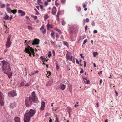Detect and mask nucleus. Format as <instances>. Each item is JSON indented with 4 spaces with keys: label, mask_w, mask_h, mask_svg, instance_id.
<instances>
[{
    "label": "nucleus",
    "mask_w": 122,
    "mask_h": 122,
    "mask_svg": "<svg viewBox=\"0 0 122 122\" xmlns=\"http://www.w3.org/2000/svg\"><path fill=\"white\" fill-rule=\"evenodd\" d=\"M36 112L35 110L28 109L25 114L24 118V122H29L31 117H33Z\"/></svg>",
    "instance_id": "f257e3e1"
},
{
    "label": "nucleus",
    "mask_w": 122,
    "mask_h": 122,
    "mask_svg": "<svg viewBox=\"0 0 122 122\" xmlns=\"http://www.w3.org/2000/svg\"><path fill=\"white\" fill-rule=\"evenodd\" d=\"M1 62L3 63L2 68L3 71L5 74H7L9 78H10L12 75V73L9 72L7 71L6 72V71H11V69L10 67L9 64L8 62H6L4 60L2 61Z\"/></svg>",
    "instance_id": "f03ea898"
},
{
    "label": "nucleus",
    "mask_w": 122,
    "mask_h": 122,
    "mask_svg": "<svg viewBox=\"0 0 122 122\" xmlns=\"http://www.w3.org/2000/svg\"><path fill=\"white\" fill-rule=\"evenodd\" d=\"M34 102L31 98H30V97H26L25 102L26 106L27 107L31 106Z\"/></svg>",
    "instance_id": "7ed1b4c3"
},
{
    "label": "nucleus",
    "mask_w": 122,
    "mask_h": 122,
    "mask_svg": "<svg viewBox=\"0 0 122 122\" xmlns=\"http://www.w3.org/2000/svg\"><path fill=\"white\" fill-rule=\"evenodd\" d=\"M11 36L12 35L11 34H10L8 36L6 45V47L7 48L9 47L11 45V42H10V41Z\"/></svg>",
    "instance_id": "20e7f679"
},
{
    "label": "nucleus",
    "mask_w": 122,
    "mask_h": 122,
    "mask_svg": "<svg viewBox=\"0 0 122 122\" xmlns=\"http://www.w3.org/2000/svg\"><path fill=\"white\" fill-rule=\"evenodd\" d=\"M30 46H28L27 48L26 47L25 49V51L26 53L29 54V56H31V52L30 51Z\"/></svg>",
    "instance_id": "39448f33"
},
{
    "label": "nucleus",
    "mask_w": 122,
    "mask_h": 122,
    "mask_svg": "<svg viewBox=\"0 0 122 122\" xmlns=\"http://www.w3.org/2000/svg\"><path fill=\"white\" fill-rule=\"evenodd\" d=\"M8 95L9 96L14 97L17 95L16 91L15 90H13L11 91L10 92L8 93Z\"/></svg>",
    "instance_id": "423d86ee"
},
{
    "label": "nucleus",
    "mask_w": 122,
    "mask_h": 122,
    "mask_svg": "<svg viewBox=\"0 0 122 122\" xmlns=\"http://www.w3.org/2000/svg\"><path fill=\"white\" fill-rule=\"evenodd\" d=\"M3 96L2 93L0 92V105L2 106L4 105Z\"/></svg>",
    "instance_id": "0eeeda50"
},
{
    "label": "nucleus",
    "mask_w": 122,
    "mask_h": 122,
    "mask_svg": "<svg viewBox=\"0 0 122 122\" xmlns=\"http://www.w3.org/2000/svg\"><path fill=\"white\" fill-rule=\"evenodd\" d=\"M39 40L38 39L36 38L32 41V45H36L39 44Z\"/></svg>",
    "instance_id": "6e6552de"
},
{
    "label": "nucleus",
    "mask_w": 122,
    "mask_h": 122,
    "mask_svg": "<svg viewBox=\"0 0 122 122\" xmlns=\"http://www.w3.org/2000/svg\"><path fill=\"white\" fill-rule=\"evenodd\" d=\"M30 97V98H31L32 100L34 101H35V94L34 92H32Z\"/></svg>",
    "instance_id": "1a4fd4ad"
},
{
    "label": "nucleus",
    "mask_w": 122,
    "mask_h": 122,
    "mask_svg": "<svg viewBox=\"0 0 122 122\" xmlns=\"http://www.w3.org/2000/svg\"><path fill=\"white\" fill-rule=\"evenodd\" d=\"M74 30V26H72L69 27L68 30L71 33H72Z\"/></svg>",
    "instance_id": "9d476101"
},
{
    "label": "nucleus",
    "mask_w": 122,
    "mask_h": 122,
    "mask_svg": "<svg viewBox=\"0 0 122 122\" xmlns=\"http://www.w3.org/2000/svg\"><path fill=\"white\" fill-rule=\"evenodd\" d=\"M56 8L55 7H53V8L52 10V14L54 15H55L56 12Z\"/></svg>",
    "instance_id": "9b49d317"
},
{
    "label": "nucleus",
    "mask_w": 122,
    "mask_h": 122,
    "mask_svg": "<svg viewBox=\"0 0 122 122\" xmlns=\"http://www.w3.org/2000/svg\"><path fill=\"white\" fill-rule=\"evenodd\" d=\"M45 102H42L41 103V110H44L45 106Z\"/></svg>",
    "instance_id": "f8f14e48"
},
{
    "label": "nucleus",
    "mask_w": 122,
    "mask_h": 122,
    "mask_svg": "<svg viewBox=\"0 0 122 122\" xmlns=\"http://www.w3.org/2000/svg\"><path fill=\"white\" fill-rule=\"evenodd\" d=\"M18 12L19 13H21V15L22 16L25 15V12L21 10H18Z\"/></svg>",
    "instance_id": "ddd939ff"
},
{
    "label": "nucleus",
    "mask_w": 122,
    "mask_h": 122,
    "mask_svg": "<svg viewBox=\"0 0 122 122\" xmlns=\"http://www.w3.org/2000/svg\"><path fill=\"white\" fill-rule=\"evenodd\" d=\"M15 122H21L20 118L18 117H15L14 119Z\"/></svg>",
    "instance_id": "4468645a"
},
{
    "label": "nucleus",
    "mask_w": 122,
    "mask_h": 122,
    "mask_svg": "<svg viewBox=\"0 0 122 122\" xmlns=\"http://www.w3.org/2000/svg\"><path fill=\"white\" fill-rule=\"evenodd\" d=\"M66 88V86L64 84H62L61 86V87H60V88L62 90H64Z\"/></svg>",
    "instance_id": "2eb2a0df"
},
{
    "label": "nucleus",
    "mask_w": 122,
    "mask_h": 122,
    "mask_svg": "<svg viewBox=\"0 0 122 122\" xmlns=\"http://www.w3.org/2000/svg\"><path fill=\"white\" fill-rule=\"evenodd\" d=\"M49 17V16L47 14H45L44 16V19L45 20H46Z\"/></svg>",
    "instance_id": "dca6fc26"
},
{
    "label": "nucleus",
    "mask_w": 122,
    "mask_h": 122,
    "mask_svg": "<svg viewBox=\"0 0 122 122\" xmlns=\"http://www.w3.org/2000/svg\"><path fill=\"white\" fill-rule=\"evenodd\" d=\"M52 25L51 24H49L48 23L47 25V27L48 29H49L50 27H51V28H53V27L52 26Z\"/></svg>",
    "instance_id": "f3484780"
},
{
    "label": "nucleus",
    "mask_w": 122,
    "mask_h": 122,
    "mask_svg": "<svg viewBox=\"0 0 122 122\" xmlns=\"http://www.w3.org/2000/svg\"><path fill=\"white\" fill-rule=\"evenodd\" d=\"M30 51H31V52L32 53L33 56H35L34 51V49L32 48H30Z\"/></svg>",
    "instance_id": "a211bd4d"
},
{
    "label": "nucleus",
    "mask_w": 122,
    "mask_h": 122,
    "mask_svg": "<svg viewBox=\"0 0 122 122\" xmlns=\"http://www.w3.org/2000/svg\"><path fill=\"white\" fill-rule=\"evenodd\" d=\"M17 12V10H11V12L14 14H15Z\"/></svg>",
    "instance_id": "6ab92c4d"
},
{
    "label": "nucleus",
    "mask_w": 122,
    "mask_h": 122,
    "mask_svg": "<svg viewBox=\"0 0 122 122\" xmlns=\"http://www.w3.org/2000/svg\"><path fill=\"white\" fill-rule=\"evenodd\" d=\"M63 43L66 46H68V43L66 42L63 41Z\"/></svg>",
    "instance_id": "aec40b11"
},
{
    "label": "nucleus",
    "mask_w": 122,
    "mask_h": 122,
    "mask_svg": "<svg viewBox=\"0 0 122 122\" xmlns=\"http://www.w3.org/2000/svg\"><path fill=\"white\" fill-rule=\"evenodd\" d=\"M40 58L43 60V61L44 62V60L46 59V58H45L43 56H41L40 57Z\"/></svg>",
    "instance_id": "412c9836"
},
{
    "label": "nucleus",
    "mask_w": 122,
    "mask_h": 122,
    "mask_svg": "<svg viewBox=\"0 0 122 122\" xmlns=\"http://www.w3.org/2000/svg\"><path fill=\"white\" fill-rule=\"evenodd\" d=\"M98 53L97 52H94L93 53V54L94 57L98 55Z\"/></svg>",
    "instance_id": "4be33fe9"
},
{
    "label": "nucleus",
    "mask_w": 122,
    "mask_h": 122,
    "mask_svg": "<svg viewBox=\"0 0 122 122\" xmlns=\"http://www.w3.org/2000/svg\"><path fill=\"white\" fill-rule=\"evenodd\" d=\"M25 84V83L23 82H21L20 84V86H23Z\"/></svg>",
    "instance_id": "5701e85b"
},
{
    "label": "nucleus",
    "mask_w": 122,
    "mask_h": 122,
    "mask_svg": "<svg viewBox=\"0 0 122 122\" xmlns=\"http://www.w3.org/2000/svg\"><path fill=\"white\" fill-rule=\"evenodd\" d=\"M9 16L8 15H6L4 17V19L5 20H7L8 19Z\"/></svg>",
    "instance_id": "b1692460"
},
{
    "label": "nucleus",
    "mask_w": 122,
    "mask_h": 122,
    "mask_svg": "<svg viewBox=\"0 0 122 122\" xmlns=\"http://www.w3.org/2000/svg\"><path fill=\"white\" fill-rule=\"evenodd\" d=\"M7 11H8V12L9 13H11V9L9 8H8V9H7Z\"/></svg>",
    "instance_id": "393cba45"
},
{
    "label": "nucleus",
    "mask_w": 122,
    "mask_h": 122,
    "mask_svg": "<svg viewBox=\"0 0 122 122\" xmlns=\"http://www.w3.org/2000/svg\"><path fill=\"white\" fill-rule=\"evenodd\" d=\"M54 34V32L53 31H52L51 33V37H52Z\"/></svg>",
    "instance_id": "a878e982"
},
{
    "label": "nucleus",
    "mask_w": 122,
    "mask_h": 122,
    "mask_svg": "<svg viewBox=\"0 0 122 122\" xmlns=\"http://www.w3.org/2000/svg\"><path fill=\"white\" fill-rule=\"evenodd\" d=\"M55 36L56 38H58L59 37V36L58 34L57 33H56L55 34Z\"/></svg>",
    "instance_id": "bb28decb"
},
{
    "label": "nucleus",
    "mask_w": 122,
    "mask_h": 122,
    "mask_svg": "<svg viewBox=\"0 0 122 122\" xmlns=\"http://www.w3.org/2000/svg\"><path fill=\"white\" fill-rule=\"evenodd\" d=\"M55 30L56 31L59 32L60 33H61V31L59 29L56 28Z\"/></svg>",
    "instance_id": "cd10ccee"
},
{
    "label": "nucleus",
    "mask_w": 122,
    "mask_h": 122,
    "mask_svg": "<svg viewBox=\"0 0 122 122\" xmlns=\"http://www.w3.org/2000/svg\"><path fill=\"white\" fill-rule=\"evenodd\" d=\"M28 29L29 30H32L33 28L31 26H27Z\"/></svg>",
    "instance_id": "c85d7f7f"
},
{
    "label": "nucleus",
    "mask_w": 122,
    "mask_h": 122,
    "mask_svg": "<svg viewBox=\"0 0 122 122\" xmlns=\"http://www.w3.org/2000/svg\"><path fill=\"white\" fill-rule=\"evenodd\" d=\"M51 51H49L48 52V56L50 57V56H51Z\"/></svg>",
    "instance_id": "c756f323"
},
{
    "label": "nucleus",
    "mask_w": 122,
    "mask_h": 122,
    "mask_svg": "<svg viewBox=\"0 0 122 122\" xmlns=\"http://www.w3.org/2000/svg\"><path fill=\"white\" fill-rule=\"evenodd\" d=\"M62 24L63 25H64L65 24V22L63 20H62Z\"/></svg>",
    "instance_id": "7c9ffc66"
},
{
    "label": "nucleus",
    "mask_w": 122,
    "mask_h": 122,
    "mask_svg": "<svg viewBox=\"0 0 122 122\" xmlns=\"http://www.w3.org/2000/svg\"><path fill=\"white\" fill-rule=\"evenodd\" d=\"M26 18L27 19V20H30V19L28 16H25Z\"/></svg>",
    "instance_id": "2f4dec72"
},
{
    "label": "nucleus",
    "mask_w": 122,
    "mask_h": 122,
    "mask_svg": "<svg viewBox=\"0 0 122 122\" xmlns=\"http://www.w3.org/2000/svg\"><path fill=\"white\" fill-rule=\"evenodd\" d=\"M32 17L33 18L35 19H36L37 18V17L36 16H34L32 15Z\"/></svg>",
    "instance_id": "473e14b6"
},
{
    "label": "nucleus",
    "mask_w": 122,
    "mask_h": 122,
    "mask_svg": "<svg viewBox=\"0 0 122 122\" xmlns=\"http://www.w3.org/2000/svg\"><path fill=\"white\" fill-rule=\"evenodd\" d=\"M87 39H85L83 41V44H85V43L87 42Z\"/></svg>",
    "instance_id": "72a5a7b5"
},
{
    "label": "nucleus",
    "mask_w": 122,
    "mask_h": 122,
    "mask_svg": "<svg viewBox=\"0 0 122 122\" xmlns=\"http://www.w3.org/2000/svg\"><path fill=\"white\" fill-rule=\"evenodd\" d=\"M55 119V121L56 122H59V120L57 117H56Z\"/></svg>",
    "instance_id": "f704fd0d"
},
{
    "label": "nucleus",
    "mask_w": 122,
    "mask_h": 122,
    "mask_svg": "<svg viewBox=\"0 0 122 122\" xmlns=\"http://www.w3.org/2000/svg\"><path fill=\"white\" fill-rule=\"evenodd\" d=\"M66 58L67 59V60H68L69 59L70 56L69 55H66Z\"/></svg>",
    "instance_id": "c9c22d12"
},
{
    "label": "nucleus",
    "mask_w": 122,
    "mask_h": 122,
    "mask_svg": "<svg viewBox=\"0 0 122 122\" xmlns=\"http://www.w3.org/2000/svg\"><path fill=\"white\" fill-rule=\"evenodd\" d=\"M55 5L57 7H58L59 5V4L58 3H57V2H55Z\"/></svg>",
    "instance_id": "e433bc0d"
},
{
    "label": "nucleus",
    "mask_w": 122,
    "mask_h": 122,
    "mask_svg": "<svg viewBox=\"0 0 122 122\" xmlns=\"http://www.w3.org/2000/svg\"><path fill=\"white\" fill-rule=\"evenodd\" d=\"M66 0H61V2L62 3H64L65 2Z\"/></svg>",
    "instance_id": "4c0bfd02"
},
{
    "label": "nucleus",
    "mask_w": 122,
    "mask_h": 122,
    "mask_svg": "<svg viewBox=\"0 0 122 122\" xmlns=\"http://www.w3.org/2000/svg\"><path fill=\"white\" fill-rule=\"evenodd\" d=\"M59 68V66L57 64L56 65V69L58 70Z\"/></svg>",
    "instance_id": "58836bf2"
},
{
    "label": "nucleus",
    "mask_w": 122,
    "mask_h": 122,
    "mask_svg": "<svg viewBox=\"0 0 122 122\" xmlns=\"http://www.w3.org/2000/svg\"><path fill=\"white\" fill-rule=\"evenodd\" d=\"M52 54L53 56H54L55 55V51L54 50H53L52 51Z\"/></svg>",
    "instance_id": "ea45409f"
},
{
    "label": "nucleus",
    "mask_w": 122,
    "mask_h": 122,
    "mask_svg": "<svg viewBox=\"0 0 122 122\" xmlns=\"http://www.w3.org/2000/svg\"><path fill=\"white\" fill-rule=\"evenodd\" d=\"M86 22L88 23L89 21V19L88 18H86Z\"/></svg>",
    "instance_id": "a19ab883"
},
{
    "label": "nucleus",
    "mask_w": 122,
    "mask_h": 122,
    "mask_svg": "<svg viewBox=\"0 0 122 122\" xmlns=\"http://www.w3.org/2000/svg\"><path fill=\"white\" fill-rule=\"evenodd\" d=\"M44 28V26L43 25L40 29V30H41L43 29Z\"/></svg>",
    "instance_id": "79ce46f5"
},
{
    "label": "nucleus",
    "mask_w": 122,
    "mask_h": 122,
    "mask_svg": "<svg viewBox=\"0 0 122 122\" xmlns=\"http://www.w3.org/2000/svg\"><path fill=\"white\" fill-rule=\"evenodd\" d=\"M84 72V71L82 69H81V71H80V73L81 74L83 73Z\"/></svg>",
    "instance_id": "37998d69"
},
{
    "label": "nucleus",
    "mask_w": 122,
    "mask_h": 122,
    "mask_svg": "<svg viewBox=\"0 0 122 122\" xmlns=\"http://www.w3.org/2000/svg\"><path fill=\"white\" fill-rule=\"evenodd\" d=\"M83 7L84 8H85L86 7V6L85 4L83 3Z\"/></svg>",
    "instance_id": "c03bdc74"
},
{
    "label": "nucleus",
    "mask_w": 122,
    "mask_h": 122,
    "mask_svg": "<svg viewBox=\"0 0 122 122\" xmlns=\"http://www.w3.org/2000/svg\"><path fill=\"white\" fill-rule=\"evenodd\" d=\"M5 7V5L4 4H2L1 5V7L2 8H3Z\"/></svg>",
    "instance_id": "a18cd8bd"
},
{
    "label": "nucleus",
    "mask_w": 122,
    "mask_h": 122,
    "mask_svg": "<svg viewBox=\"0 0 122 122\" xmlns=\"http://www.w3.org/2000/svg\"><path fill=\"white\" fill-rule=\"evenodd\" d=\"M31 41L30 40L29 41H27V40H25V43H27L28 42H31Z\"/></svg>",
    "instance_id": "49530a36"
},
{
    "label": "nucleus",
    "mask_w": 122,
    "mask_h": 122,
    "mask_svg": "<svg viewBox=\"0 0 122 122\" xmlns=\"http://www.w3.org/2000/svg\"><path fill=\"white\" fill-rule=\"evenodd\" d=\"M46 32V30L45 29L43 30L42 32V33L43 34H45Z\"/></svg>",
    "instance_id": "de8ad7c7"
},
{
    "label": "nucleus",
    "mask_w": 122,
    "mask_h": 122,
    "mask_svg": "<svg viewBox=\"0 0 122 122\" xmlns=\"http://www.w3.org/2000/svg\"><path fill=\"white\" fill-rule=\"evenodd\" d=\"M37 3H42V1L41 0H38L37 1Z\"/></svg>",
    "instance_id": "09e8293b"
},
{
    "label": "nucleus",
    "mask_w": 122,
    "mask_h": 122,
    "mask_svg": "<svg viewBox=\"0 0 122 122\" xmlns=\"http://www.w3.org/2000/svg\"><path fill=\"white\" fill-rule=\"evenodd\" d=\"M76 63L77 64H79V62L78 61V59L77 58H76Z\"/></svg>",
    "instance_id": "8fccbe9b"
},
{
    "label": "nucleus",
    "mask_w": 122,
    "mask_h": 122,
    "mask_svg": "<svg viewBox=\"0 0 122 122\" xmlns=\"http://www.w3.org/2000/svg\"><path fill=\"white\" fill-rule=\"evenodd\" d=\"M72 57H73V56L72 55L71 56V57L69 59V60L70 61H72Z\"/></svg>",
    "instance_id": "3c124183"
},
{
    "label": "nucleus",
    "mask_w": 122,
    "mask_h": 122,
    "mask_svg": "<svg viewBox=\"0 0 122 122\" xmlns=\"http://www.w3.org/2000/svg\"><path fill=\"white\" fill-rule=\"evenodd\" d=\"M92 25L93 26H94L95 25V23L94 21L92 22Z\"/></svg>",
    "instance_id": "603ef678"
},
{
    "label": "nucleus",
    "mask_w": 122,
    "mask_h": 122,
    "mask_svg": "<svg viewBox=\"0 0 122 122\" xmlns=\"http://www.w3.org/2000/svg\"><path fill=\"white\" fill-rule=\"evenodd\" d=\"M87 26H85V32H86L87 30Z\"/></svg>",
    "instance_id": "864d4df0"
},
{
    "label": "nucleus",
    "mask_w": 122,
    "mask_h": 122,
    "mask_svg": "<svg viewBox=\"0 0 122 122\" xmlns=\"http://www.w3.org/2000/svg\"><path fill=\"white\" fill-rule=\"evenodd\" d=\"M82 54H80V56H81V57L83 58V59L84 58V56H82Z\"/></svg>",
    "instance_id": "5fc2aeb1"
},
{
    "label": "nucleus",
    "mask_w": 122,
    "mask_h": 122,
    "mask_svg": "<svg viewBox=\"0 0 122 122\" xmlns=\"http://www.w3.org/2000/svg\"><path fill=\"white\" fill-rule=\"evenodd\" d=\"M44 4L46 6H47L48 5V3L47 2H45Z\"/></svg>",
    "instance_id": "6e6d98bb"
},
{
    "label": "nucleus",
    "mask_w": 122,
    "mask_h": 122,
    "mask_svg": "<svg viewBox=\"0 0 122 122\" xmlns=\"http://www.w3.org/2000/svg\"><path fill=\"white\" fill-rule=\"evenodd\" d=\"M93 33L94 34L97 33V31L96 30H95L93 31Z\"/></svg>",
    "instance_id": "4d7b16f0"
},
{
    "label": "nucleus",
    "mask_w": 122,
    "mask_h": 122,
    "mask_svg": "<svg viewBox=\"0 0 122 122\" xmlns=\"http://www.w3.org/2000/svg\"><path fill=\"white\" fill-rule=\"evenodd\" d=\"M84 67H86V62L85 61H84Z\"/></svg>",
    "instance_id": "13d9d810"
},
{
    "label": "nucleus",
    "mask_w": 122,
    "mask_h": 122,
    "mask_svg": "<svg viewBox=\"0 0 122 122\" xmlns=\"http://www.w3.org/2000/svg\"><path fill=\"white\" fill-rule=\"evenodd\" d=\"M40 7L41 9V10L43 9V6L42 5H40Z\"/></svg>",
    "instance_id": "bf43d9fd"
},
{
    "label": "nucleus",
    "mask_w": 122,
    "mask_h": 122,
    "mask_svg": "<svg viewBox=\"0 0 122 122\" xmlns=\"http://www.w3.org/2000/svg\"><path fill=\"white\" fill-rule=\"evenodd\" d=\"M29 85L28 83H27L25 85V86L27 87L29 86Z\"/></svg>",
    "instance_id": "052dcab7"
},
{
    "label": "nucleus",
    "mask_w": 122,
    "mask_h": 122,
    "mask_svg": "<svg viewBox=\"0 0 122 122\" xmlns=\"http://www.w3.org/2000/svg\"><path fill=\"white\" fill-rule=\"evenodd\" d=\"M115 93H116V96H118V93L116 92V90H115Z\"/></svg>",
    "instance_id": "680f3d73"
},
{
    "label": "nucleus",
    "mask_w": 122,
    "mask_h": 122,
    "mask_svg": "<svg viewBox=\"0 0 122 122\" xmlns=\"http://www.w3.org/2000/svg\"><path fill=\"white\" fill-rule=\"evenodd\" d=\"M90 83V81L89 80H87L86 81L87 84H89Z\"/></svg>",
    "instance_id": "e2e57ef3"
},
{
    "label": "nucleus",
    "mask_w": 122,
    "mask_h": 122,
    "mask_svg": "<svg viewBox=\"0 0 122 122\" xmlns=\"http://www.w3.org/2000/svg\"><path fill=\"white\" fill-rule=\"evenodd\" d=\"M102 79H100V84L101 85V84L102 82Z\"/></svg>",
    "instance_id": "0e129e2a"
},
{
    "label": "nucleus",
    "mask_w": 122,
    "mask_h": 122,
    "mask_svg": "<svg viewBox=\"0 0 122 122\" xmlns=\"http://www.w3.org/2000/svg\"><path fill=\"white\" fill-rule=\"evenodd\" d=\"M49 115V114L48 113H46V114L45 115V116L46 117H47Z\"/></svg>",
    "instance_id": "69168bd1"
},
{
    "label": "nucleus",
    "mask_w": 122,
    "mask_h": 122,
    "mask_svg": "<svg viewBox=\"0 0 122 122\" xmlns=\"http://www.w3.org/2000/svg\"><path fill=\"white\" fill-rule=\"evenodd\" d=\"M57 17V19H56L58 21H59V17Z\"/></svg>",
    "instance_id": "338daca9"
},
{
    "label": "nucleus",
    "mask_w": 122,
    "mask_h": 122,
    "mask_svg": "<svg viewBox=\"0 0 122 122\" xmlns=\"http://www.w3.org/2000/svg\"><path fill=\"white\" fill-rule=\"evenodd\" d=\"M93 65H94V67H96L97 66L95 63H93Z\"/></svg>",
    "instance_id": "774afa93"
}]
</instances>
